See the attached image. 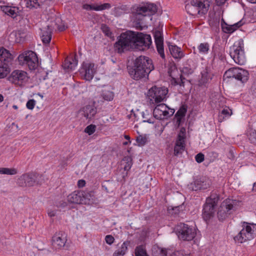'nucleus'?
Segmentation results:
<instances>
[{
	"label": "nucleus",
	"mask_w": 256,
	"mask_h": 256,
	"mask_svg": "<svg viewBox=\"0 0 256 256\" xmlns=\"http://www.w3.org/2000/svg\"><path fill=\"white\" fill-rule=\"evenodd\" d=\"M152 44L150 35L142 33L128 31L120 34L114 44L115 49L122 53L130 49H140L141 46L149 48Z\"/></svg>",
	"instance_id": "f257e3e1"
},
{
	"label": "nucleus",
	"mask_w": 256,
	"mask_h": 256,
	"mask_svg": "<svg viewBox=\"0 0 256 256\" xmlns=\"http://www.w3.org/2000/svg\"><path fill=\"white\" fill-rule=\"evenodd\" d=\"M154 69L152 60L148 56H140L135 60L134 66L128 70L130 76L138 80L147 78L148 74Z\"/></svg>",
	"instance_id": "f03ea898"
},
{
	"label": "nucleus",
	"mask_w": 256,
	"mask_h": 256,
	"mask_svg": "<svg viewBox=\"0 0 256 256\" xmlns=\"http://www.w3.org/2000/svg\"><path fill=\"white\" fill-rule=\"evenodd\" d=\"M210 2L208 0H191L190 3L186 5V10L188 13L192 16L206 14L210 6Z\"/></svg>",
	"instance_id": "7ed1b4c3"
},
{
	"label": "nucleus",
	"mask_w": 256,
	"mask_h": 256,
	"mask_svg": "<svg viewBox=\"0 0 256 256\" xmlns=\"http://www.w3.org/2000/svg\"><path fill=\"white\" fill-rule=\"evenodd\" d=\"M240 202L236 200L226 199L221 204L218 212V217L220 220L222 221L229 215L236 211L240 204Z\"/></svg>",
	"instance_id": "20e7f679"
},
{
	"label": "nucleus",
	"mask_w": 256,
	"mask_h": 256,
	"mask_svg": "<svg viewBox=\"0 0 256 256\" xmlns=\"http://www.w3.org/2000/svg\"><path fill=\"white\" fill-rule=\"evenodd\" d=\"M230 54L236 63L240 65L245 64L246 60L244 52V44L242 39L236 42L230 47Z\"/></svg>",
	"instance_id": "39448f33"
},
{
	"label": "nucleus",
	"mask_w": 256,
	"mask_h": 256,
	"mask_svg": "<svg viewBox=\"0 0 256 256\" xmlns=\"http://www.w3.org/2000/svg\"><path fill=\"white\" fill-rule=\"evenodd\" d=\"M219 197L215 194H212L207 198L204 206L202 216L206 221L213 217L215 212L216 206L217 205Z\"/></svg>",
	"instance_id": "423d86ee"
},
{
	"label": "nucleus",
	"mask_w": 256,
	"mask_h": 256,
	"mask_svg": "<svg viewBox=\"0 0 256 256\" xmlns=\"http://www.w3.org/2000/svg\"><path fill=\"white\" fill-rule=\"evenodd\" d=\"M176 234L180 240L190 241L196 234L195 229L184 223L179 224L176 228Z\"/></svg>",
	"instance_id": "0eeeda50"
},
{
	"label": "nucleus",
	"mask_w": 256,
	"mask_h": 256,
	"mask_svg": "<svg viewBox=\"0 0 256 256\" xmlns=\"http://www.w3.org/2000/svg\"><path fill=\"white\" fill-rule=\"evenodd\" d=\"M157 11L155 4L152 3L142 4L137 6L134 10L136 18L142 20V18L148 15H152Z\"/></svg>",
	"instance_id": "6e6552de"
},
{
	"label": "nucleus",
	"mask_w": 256,
	"mask_h": 256,
	"mask_svg": "<svg viewBox=\"0 0 256 256\" xmlns=\"http://www.w3.org/2000/svg\"><path fill=\"white\" fill-rule=\"evenodd\" d=\"M174 112V110L169 108L166 104H158L154 110V116L158 120L168 119L172 116Z\"/></svg>",
	"instance_id": "1a4fd4ad"
},
{
	"label": "nucleus",
	"mask_w": 256,
	"mask_h": 256,
	"mask_svg": "<svg viewBox=\"0 0 256 256\" xmlns=\"http://www.w3.org/2000/svg\"><path fill=\"white\" fill-rule=\"evenodd\" d=\"M248 75L247 70L239 68H232L225 72L224 76L228 78H234L242 82H244L248 80Z\"/></svg>",
	"instance_id": "9d476101"
},
{
	"label": "nucleus",
	"mask_w": 256,
	"mask_h": 256,
	"mask_svg": "<svg viewBox=\"0 0 256 256\" xmlns=\"http://www.w3.org/2000/svg\"><path fill=\"white\" fill-rule=\"evenodd\" d=\"M18 60L21 64H27L30 70L36 68L37 57L35 52L29 50L19 55Z\"/></svg>",
	"instance_id": "9b49d317"
},
{
	"label": "nucleus",
	"mask_w": 256,
	"mask_h": 256,
	"mask_svg": "<svg viewBox=\"0 0 256 256\" xmlns=\"http://www.w3.org/2000/svg\"><path fill=\"white\" fill-rule=\"evenodd\" d=\"M242 226L243 228L234 237V240L240 243L250 240L254 238V230H252L251 226L244 222Z\"/></svg>",
	"instance_id": "f8f14e48"
},
{
	"label": "nucleus",
	"mask_w": 256,
	"mask_h": 256,
	"mask_svg": "<svg viewBox=\"0 0 256 256\" xmlns=\"http://www.w3.org/2000/svg\"><path fill=\"white\" fill-rule=\"evenodd\" d=\"M168 93V90L165 87L158 88L152 87L149 90L148 94L156 103H159L166 99V96Z\"/></svg>",
	"instance_id": "ddd939ff"
},
{
	"label": "nucleus",
	"mask_w": 256,
	"mask_h": 256,
	"mask_svg": "<svg viewBox=\"0 0 256 256\" xmlns=\"http://www.w3.org/2000/svg\"><path fill=\"white\" fill-rule=\"evenodd\" d=\"M79 72L82 78L90 81L94 78L96 69L94 64L84 62Z\"/></svg>",
	"instance_id": "4468645a"
},
{
	"label": "nucleus",
	"mask_w": 256,
	"mask_h": 256,
	"mask_svg": "<svg viewBox=\"0 0 256 256\" xmlns=\"http://www.w3.org/2000/svg\"><path fill=\"white\" fill-rule=\"evenodd\" d=\"M37 178L34 174H24L18 178L16 183L22 187L32 186L37 182Z\"/></svg>",
	"instance_id": "2eb2a0df"
},
{
	"label": "nucleus",
	"mask_w": 256,
	"mask_h": 256,
	"mask_svg": "<svg viewBox=\"0 0 256 256\" xmlns=\"http://www.w3.org/2000/svg\"><path fill=\"white\" fill-rule=\"evenodd\" d=\"M211 184L210 180L206 177H200L188 185V188L192 190H206Z\"/></svg>",
	"instance_id": "dca6fc26"
},
{
	"label": "nucleus",
	"mask_w": 256,
	"mask_h": 256,
	"mask_svg": "<svg viewBox=\"0 0 256 256\" xmlns=\"http://www.w3.org/2000/svg\"><path fill=\"white\" fill-rule=\"evenodd\" d=\"M8 80L15 84L21 86L23 82L27 81V73L22 70H15L12 72Z\"/></svg>",
	"instance_id": "f3484780"
},
{
	"label": "nucleus",
	"mask_w": 256,
	"mask_h": 256,
	"mask_svg": "<svg viewBox=\"0 0 256 256\" xmlns=\"http://www.w3.org/2000/svg\"><path fill=\"white\" fill-rule=\"evenodd\" d=\"M66 236L64 232H60L56 233L52 239V245L56 250L61 249L66 244Z\"/></svg>",
	"instance_id": "a211bd4d"
},
{
	"label": "nucleus",
	"mask_w": 256,
	"mask_h": 256,
	"mask_svg": "<svg viewBox=\"0 0 256 256\" xmlns=\"http://www.w3.org/2000/svg\"><path fill=\"white\" fill-rule=\"evenodd\" d=\"M186 138L185 129L182 128L180 129L178 134V138L174 148V154L175 156L182 154L184 150Z\"/></svg>",
	"instance_id": "6ab92c4d"
},
{
	"label": "nucleus",
	"mask_w": 256,
	"mask_h": 256,
	"mask_svg": "<svg viewBox=\"0 0 256 256\" xmlns=\"http://www.w3.org/2000/svg\"><path fill=\"white\" fill-rule=\"evenodd\" d=\"M155 43L157 50L160 56L164 58L165 57L164 49L163 38L162 33L158 31H156L154 34Z\"/></svg>",
	"instance_id": "aec40b11"
},
{
	"label": "nucleus",
	"mask_w": 256,
	"mask_h": 256,
	"mask_svg": "<svg viewBox=\"0 0 256 256\" xmlns=\"http://www.w3.org/2000/svg\"><path fill=\"white\" fill-rule=\"evenodd\" d=\"M82 114L87 119H91L96 114L97 110L96 108L93 105H87L82 108Z\"/></svg>",
	"instance_id": "412c9836"
},
{
	"label": "nucleus",
	"mask_w": 256,
	"mask_h": 256,
	"mask_svg": "<svg viewBox=\"0 0 256 256\" xmlns=\"http://www.w3.org/2000/svg\"><path fill=\"white\" fill-rule=\"evenodd\" d=\"M76 56V54H74V56L72 58H66L64 63L63 64L64 69L70 70L74 69L78 62Z\"/></svg>",
	"instance_id": "4be33fe9"
},
{
	"label": "nucleus",
	"mask_w": 256,
	"mask_h": 256,
	"mask_svg": "<svg viewBox=\"0 0 256 256\" xmlns=\"http://www.w3.org/2000/svg\"><path fill=\"white\" fill-rule=\"evenodd\" d=\"M221 25L222 30L224 32L231 34L240 26L242 24L240 22H239L232 25H228L222 19Z\"/></svg>",
	"instance_id": "5701e85b"
},
{
	"label": "nucleus",
	"mask_w": 256,
	"mask_h": 256,
	"mask_svg": "<svg viewBox=\"0 0 256 256\" xmlns=\"http://www.w3.org/2000/svg\"><path fill=\"white\" fill-rule=\"evenodd\" d=\"M201 78L198 80V85L206 86L212 79V74L209 73L208 70L206 68L201 72Z\"/></svg>",
	"instance_id": "b1692460"
},
{
	"label": "nucleus",
	"mask_w": 256,
	"mask_h": 256,
	"mask_svg": "<svg viewBox=\"0 0 256 256\" xmlns=\"http://www.w3.org/2000/svg\"><path fill=\"white\" fill-rule=\"evenodd\" d=\"M82 194L81 191H75L68 196V200L71 203L82 204Z\"/></svg>",
	"instance_id": "393cba45"
},
{
	"label": "nucleus",
	"mask_w": 256,
	"mask_h": 256,
	"mask_svg": "<svg viewBox=\"0 0 256 256\" xmlns=\"http://www.w3.org/2000/svg\"><path fill=\"white\" fill-rule=\"evenodd\" d=\"M12 60V56L10 52L4 48H0V62L1 63L3 62L4 64L10 62Z\"/></svg>",
	"instance_id": "a878e982"
},
{
	"label": "nucleus",
	"mask_w": 256,
	"mask_h": 256,
	"mask_svg": "<svg viewBox=\"0 0 256 256\" xmlns=\"http://www.w3.org/2000/svg\"><path fill=\"white\" fill-rule=\"evenodd\" d=\"M52 28L51 26H48L46 28H44L42 30V42L47 44H48L52 38Z\"/></svg>",
	"instance_id": "bb28decb"
},
{
	"label": "nucleus",
	"mask_w": 256,
	"mask_h": 256,
	"mask_svg": "<svg viewBox=\"0 0 256 256\" xmlns=\"http://www.w3.org/2000/svg\"><path fill=\"white\" fill-rule=\"evenodd\" d=\"M2 11L12 18H16L19 14V8L16 6H4L2 8Z\"/></svg>",
	"instance_id": "cd10ccee"
},
{
	"label": "nucleus",
	"mask_w": 256,
	"mask_h": 256,
	"mask_svg": "<svg viewBox=\"0 0 256 256\" xmlns=\"http://www.w3.org/2000/svg\"><path fill=\"white\" fill-rule=\"evenodd\" d=\"M168 46L170 52L174 58L180 59L184 56L180 48L174 45H169Z\"/></svg>",
	"instance_id": "c85d7f7f"
},
{
	"label": "nucleus",
	"mask_w": 256,
	"mask_h": 256,
	"mask_svg": "<svg viewBox=\"0 0 256 256\" xmlns=\"http://www.w3.org/2000/svg\"><path fill=\"white\" fill-rule=\"evenodd\" d=\"M82 192V204H90L94 202V196L92 192L81 191Z\"/></svg>",
	"instance_id": "c756f323"
},
{
	"label": "nucleus",
	"mask_w": 256,
	"mask_h": 256,
	"mask_svg": "<svg viewBox=\"0 0 256 256\" xmlns=\"http://www.w3.org/2000/svg\"><path fill=\"white\" fill-rule=\"evenodd\" d=\"M128 244V241L124 242L118 250L113 254L112 256H124L127 251Z\"/></svg>",
	"instance_id": "7c9ffc66"
},
{
	"label": "nucleus",
	"mask_w": 256,
	"mask_h": 256,
	"mask_svg": "<svg viewBox=\"0 0 256 256\" xmlns=\"http://www.w3.org/2000/svg\"><path fill=\"white\" fill-rule=\"evenodd\" d=\"M121 166H124V169L125 171L129 170L132 166V158L129 156H124L122 162Z\"/></svg>",
	"instance_id": "2f4dec72"
},
{
	"label": "nucleus",
	"mask_w": 256,
	"mask_h": 256,
	"mask_svg": "<svg viewBox=\"0 0 256 256\" xmlns=\"http://www.w3.org/2000/svg\"><path fill=\"white\" fill-rule=\"evenodd\" d=\"M9 72L10 68L8 67V64H3L2 66H0V78H3L6 76Z\"/></svg>",
	"instance_id": "473e14b6"
},
{
	"label": "nucleus",
	"mask_w": 256,
	"mask_h": 256,
	"mask_svg": "<svg viewBox=\"0 0 256 256\" xmlns=\"http://www.w3.org/2000/svg\"><path fill=\"white\" fill-rule=\"evenodd\" d=\"M17 174V170L14 168H0V174H4L8 175H14Z\"/></svg>",
	"instance_id": "72a5a7b5"
},
{
	"label": "nucleus",
	"mask_w": 256,
	"mask_h": 256,
	"mask_svg": "<svg viewBox=\"0 0 256 256\" xmlns=\"http://www.w3.org/2000/svg\"><path fill=\"white\" fill-rule=\"evenodd\" d=\"M135 256H148L146 250L142 246H137L135 249Z\"/></svg>",
	"instance_id": "f704fd0d"
},
{
	"label": "nucleus",
	"mask_w": 256,
	"mask_h": 256,
	"mask_svg": "<svg viewBox=\"0 0 256 256\" xmlns=\"http://www.w3.org/2000/svg\"><path fill=\"white\" fill-rule=\"evenodd\" d=\"M103 98L107 101H110L113 100L114 93L110 91H104L102 94Z\"/></svg>",
	"instance_id": "c9c22d12"
},
{
	"label": "nucleus",
	"mask_w": 256,
	"mask_h": 256,
	"mask_svg": "<svg viewBox=\"0 0 256 256\" xmlns=\"http://www.w3.org/2000/svg\"><path fill=\"white\" fill-rule=\"evenodd\" d=\"M248 136L250 142L256 144V130H250L248 132Z\"/></svg>",
	"instance_id": "e433bc0d"
},
{
	"label": "nucleus",
	"mask_w": 256,
	"mask_h": 256,
	"mask_svg": "<svg viewBox=\"0 0 256 256\" xmlns=\"http://www.w3.org/2000/svg\"><path fill=\"white\" fill-rule=\"evenodd\" d=\"M198 49L200 52L205 54H206L209 50V46L207 43L200 44L198 46Z\"/></svg>",
	"instance_id": "4c0bfd02"
},
{
	"label": "nucleus",
	"mask_w": 256,
	"mask_h": 256,
	"mask_svg": "<svg viewBox=\"0 0 256 256\" xmlns=\"http://www.w3.org/2000/svg\"><path fill=\"white\" fill-rule=\"evenodd\" d=\"M186 111L184 108H181L176 112L175 116L177 118L178 121H180L181 118L185 116Z\"/></svg>",
	"instance_id": "58836bf2"
},
{
	"label": "nucleus",
	"mask_w": 256,
	"mask_h": 256,
	"mask_svg": "<svg viewBox=\"0 0 256 256\" xmlns=\"http://www.w3.org/2000/svg\"><path fill=\"white\" fill-rule=\"evenodd\" d=\"M42 2V0H29V2L27 3L30 6L36 8L40 6Z\"/></svg>",
	"instance_id": "ea45409f"
},
{
	"label": "nucleus",
	"mask_w": 256,
	"mask_h": 256,
	"mask_svg": "<svg viewBox=\"0 0 256 256\" xmlns=\"http://www.w3.org/2000/svg\"><path fill=\"white\" fill-rule=\"evenodd\" d=\"M136 140V142L138 143V146H142L146 144L147 142V139L146 136H138L137 137Z\"/></svg>",
	"instance_id": "a19ab883"
},
{
	"label": "nucleus",
	"mask_w": 256,
	"mask_h": 256,
	"mask_svg": "<svg viewBox=\"0 0 256 256\" xmlns=\"http://www.w3.org/2000/svg\"><path fill=\"white\" fill-rule=\"evenodd\" d=\"M184 210V206L183 204L174 206L172 209V213L175 214H178L180 212L183 211Z\"/></svg>",
	"instance_id": "79ce46f5"
},
{
	"label": "nucleus",
	"mask_w": 256,
	"mask_h": 256,
	"mask_svg": "<svg viewBox=\"0 0 256 256\" xmlns=\"http://www.w3.org/2000/svg\"><path fill=\"white\" fill-rule=\"evenodd\" d=\"M96 130V126L94 125H90L88 126L84 130V132L89 135L92 134Z\"/></svg>",
	"instance_id": "37998d69"
},
{
	"label": "nucleus",
	"mask_w": 256,
	"mask_h": 256,
	"mask_svg": "<svg viewBox=\"0 0 256 256\" xmlns=\"http://www.w3.org/2000/svg\"><path fill=\"white\" fill-rule=\"evenodd\" d=\"M110 8V4L108 3L104 4H102L96 6L94 10H102L105 9H108Z\"/></svg>",
	"instance_id": "c03bdc74"
},
{
	"label": "nucleus",
	"mask_w": 256,
	"mask_h": 256,
	"mask_svg": "<svg viewBox=\"0 0 256 256\" xmlns=\"http://www.w3.org/2000/svg\"><path fill=\"white\" fill-rule=\"evenodd\" d=\"M56 206L60 208H64L67 206V202L64 200H60L56 202Z\"/></svg>",
	"instance_id": "a18cd8bd"
},
{
	"label": "nucleus",
	"mask_w": 256,
	"mask_h": 256,
	"mask_svg": "<svg viewBox=\"0 0 256 256\" xmlns=\"http://www.w3.org/2000/svg\"><path fill=\"white\" fill-rule=\"evenodd\" d=\"M60 22H61V20H60V18L57 19L56 20V25L58 26H57L58 29L60 31L62 32V31L64 30L67 28V26H66L62 22V24H58V23Z\"/></svg>",
	"instance_id": "49530a36"
},
{
	"label": "nucleus",
	"mask_w": 256,
	"mask_h": 256,
	"mask_svg": "<svg viewBox=\"0 0 256 256\" xmlns=\"http://www.w3.org/2000/svg\"><path fill=\"white\" fill-rule=\"evenodd\" d=\"M36 104V101L33 100H30L28 101L26 104V108L29 110H32Z\"/></svg>",
	"instance_id": "de8ad7c7"
},
{
	"label": "nucleus",
	"mask_w": 256,
	"mask_h": 256,
	"mask_svg": "<svg viewBox=\"0 0 256 256\" xmlns=\"http://www.w3.org/2000/svg\"><path fill=\"white\" fill-rule=\"evenodd\" d=\"M195 159L197 162L200 163L204 160V156L201 152L198 153L196 156Z\"/></svg>",
	"instance_id": "09e8293b"
},
{
	"label": "nucleus",
	"mask_w": 256,
	"mask_h": 256,
	"mask_svg": "<svg viewBox=\"0 0 256 256\" xmlns=\"http://www.w3.org/2000/svg\"><path fill=\"white\" fill-rule=\"evenodd\" d=\"M105 240L108 244L110 245L114 242V238L111 235H107L105 238Z\"/></svg>",
	"instance_id": "8fccbe9b"
},
{
	"label": "nucleus",
	"mask_w": 256,
	"mask_h": 256,
	"mask_svg": "<svg viewBox=\"0 0 256 256\" xmlns=\"http://www.w3.org/2000/svg\"><path fill=\"white\" fill-rule=\"evenodd\" d=\"M182 72L188 74H191L194 72V69L187 66H185L182 69Z\"/></svg>",
	"instance_id": "3c124183"
},
{
	"label": "nucleus",
	"mask_w": 256,
	"mask_h": 256,
	"mask_svg": "<svg viewBox=\"0 0 256 256\" xmlns=\"http://www.w3.org/2000/svg\"><path fill=\"white\" fill-rule=\"evenodd\" d=\"M102 30L107 36H108L110 34L109 28L106 25H102Z\"/></svg>",
	"instance_id": "603ef678"
},
{
	"label": "nucleus",
	"mask_w": 256,
	"mask_h": 256,
	"mask_svg": "<svg viewBox=\"0 0 256 256\" xmlns=\"http://www.w3.org/2000/svg\"><path fill=\"white\" fill-rule=\"evenodd\" d=\"M56 211L51 209H48V214L50 217L54 216L56 215Z\"/></svg>",
	"instance_id": "864d4df0"
},
{
	"label": "nucleus",
	"mask_w": 256,
	"mask_h": 256,
	"mask_svg": "<svg viewBox=\"0 0 256 256\" xmlns=\"http://www.w3.org/2000/svg\"><path fill=\"white\" fill-rule=\"evenodd\" d=\"M86 184V182L84 180H80L78 181V187L82 188Z\"/></svg>",
	"instance_id": "5fc2aeb1"
},
{
	"label": "nucleus",
	"mask_w": 256,
	"mask_h": 256,
	"mask_svg": "<svg viewBox=\"0 0 256 256\" xmlns=\"http://www.w3.org/2000/svg\"><path fill=\"white\" fill-rule=\"evenodd\" d=\"M84 8L87 10H94V8H96V6H91L90 4H84Z\"/></svg>",
	"instance_id": "6e6d98bb"
},
{
	"label": "nucleus",
	"mask_w": 256,
	"mask_h": 256,
	"mask_svg": "<svg viewBox=\"0 0 256 256\" xmlns=\"http://www.w3.org/2000/svg\"><path fill=\"white\" fill-rule=\"evenodd\" d=\"M171 256H184L181 252H174Z\"/></svg>",
	"instance_id": "4d7b16f0"
},
{
	"label": "nucleus",
	"mask_w": 256,
	"mask_h": 256,
	"mask_svg": "<svg viewBox=\"0 0 256 256\" xmlns=\"http://www.w3.org/2000/svg\"><path fill=\"white\" fill-rule=\"evenodd\" d=\"M222 114H224V115H228V116H230L231 114H229V111L227 109H224L222 111Z\"/></svg>",
	"instance_id": "13d9d810"
},
{
	"label": "nucleus",
	"mask_w": 256,
	"mask_h": 256,
	"mask_svg": "<svg viewBox=\"0 0 256 256\" xmlns=\"http://www.w3.org/2000/svg\"><path fill=\"white\" fill-rule=\"evenodd\" d=\"M252 88L253 91L256 93V80L254 82Z\"/></svg>",
	"instance_id": "bf43d9fd"
},
{
	"label": "nucleus",
	"mask_w": 256,
	"mask_h": 256,
	"mask_svg": "<svg viewBox=\"0 0 256 256\" xmlns=\"http://www.w3.org/2000/svg\"><path fill=\"white\" fill-rule=\"evenodd\" d=\"M180 82H176V83L177 84H180V86H183L184 85V82L182 81V77H180Z\"/></svg>",
	"instance_id": "052dcab7"
},
{
	"label": "nucleus",
	"mask_w": 256,
	"mask_h": 256,
	"mask_svg": "<svg viewBox=\"0 0 256 256\" xmlns=\"http://www.w3.org/2000/svg\"><path fill=\"white\" fill-rule=\"evenodd\" d=\"M252 190L256 192V182L253 184Z\"/></svg>",
	"instance_id": "680f3d73"
},
{
	"label": "nucleus",
	"mask_w": 256,
	"mask_h": 256,
	"mask_svg": "<svg viewBox=\"0 0 256 256\" xmlns=\"http://www.w3.org/2000/svg\"><path fill=\"white\" fill-rule=\"evenodd\" d=\"M144 122H147L150 124H152L154 123V122L152 121L150 119H148L147 120H144Z\"/></svg>",
	"instance_id": "e2e57ef3"
},
{
	"label": "nucleus",
	"mask_w": 256,
	"mask_h": 256,
	"mask_svg": "<svg viewBox=\"0 0 256 256\" xmlns=\"http://www.w3.org/2000/svg\"><path fill=\"white\" fill-rule=\"evenodd\" d=\"M4 100V96L2 94H0V103Z\"/></svg>",
	"instance_id": "0e129e2a"
},
{
	"label": "nucleus",
	"mask_w": 256,
	"mask_h": 256,
	"mask_svg": "<svg viewBox=\"0 0 256 256\" xmlns=\"http://www.w3.org/2000/svg\"><path fill=\"white\" fill-rule=\"evenodd\" d=\"M248 2L251 3H256V0H247Z\"/></svg>",
	"instance_id": "69168bd1"
},
{
	"label": "nucleus",
	"mask_w": 256,
	"mask_h": 256,
	"mask_svg": "<svg viewBox=\"0 0 256 256\" xmlns=\"http://www.w3.org/2000/svg\"><path fill=\"white\" fill-rule=\"evenodd\" d=\"M124 138H125L126 139L128 140H129L130 139V137L128 136V135H126V136H124Z\"/></svg>",
	"instance_id": "338daca9"
},
{
	"label": "nucleus",
	"mask_w": 256,
	"mask_h": 256,
	"mask_svg": "<svg viewBox=\"0 0 256 256\" xmlns=\"http://www.w3.org/2000/svg\"><path fill=\"white\" fill-rule=\"evenodd\" d=\"M12 108H14L15 110H16V109H18V106H16V105H14V106H12Z\"/></svg>",
	"instance_id": "774afa93"
}]
</instances>
